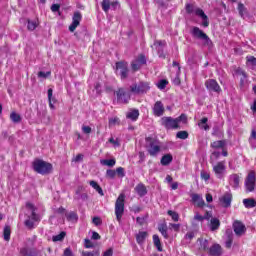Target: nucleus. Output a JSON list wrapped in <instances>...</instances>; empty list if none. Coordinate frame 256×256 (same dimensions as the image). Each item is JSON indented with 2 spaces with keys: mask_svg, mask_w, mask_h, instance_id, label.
Segmentation results:
<instances>
[{
  "mask_svg": "<svg viewBox=\"0 0 256 256\" xmlns=\"http://www.w3.org/2000/svg\"><path fill=\"white\" fill-rule=\"evenodd\" d=\"M219 201L224 207H231V202L233 201V194H231V192H226L222 197H220Z\"/></svg>",
  "mask_w": 256,
  "mask_h": 256,
  "instance_id": "nucleus-15",
  "label": "nucleus"
},
{
  "mask_svg": "<svg viewBox=\"0 0 256 256\" xmlns=\"http://www.w3.org/2000/svg\"><path fill=\"white\" fill-rule=\"evenodd\" d=\"M136 61L141 65H145V63H147V59H145L144 55H140L138 56V58L136 59Z\"/></svg>",
  "mask_w": 256,
  "mask_h": 256,
  "instance_id": "nucleus-54",
  "label": "nucleus"
},
{
  "mask_svg": "<svg viewBox=\"0 0 256 256\" xmlns=\"http://www.w3.org/2000/svg\"><path fill=\"white\" fill-rule=\"evenodd\" d=\"M147 141H149L148 145L146 146L147 151L151 157H157L159 153L161 152V146L157 143V141L147 138Z\"/></svg>",
  "mask_w": 256,
  "mask_h": 256,
  "instance_id": "nucleus-8",
  "label": "nucleus"
},
{
  "mask_svg": "<svg viewBox=\"0 0 256 256\" xmlns=\"http://www.w3.org/2000/svg\"><path fill=\"white\" fill-rule=\"evenodd\" d=\"M231 245H233V234H228L227 239L225 241V247L227 249H231Z\"/></svg>",
  "mask_w": 256,
  "mask_h": 256,
  "instance_id": "nucleus-41",
  "label": "nucleus"
},
{
  "mask_svg": "<svg viewBox=\"0 0 256 256\" xmlns=\"http://www.w3.org/2000/svg\"><path fill=\"white\" fill-rule=\"evenodd\" d=\"M168 215L172 217L173 221H179V214L173 210L168 211Z\"/></svg>",
  "mask_w": 256,
  "mask_h": 256,
  "instance_id": "nucleus-47",
  "label": "nucleus"
},
{
  "mask_svg": "<svg viewBox=\"0 0 256 256\" xmlns=\"http://www.w3.org/2000/svg\"><path fill=\"white\" fill-rule=\"evenodd\" d=\"M152 111L155 117H163V115L165 114V106L163 105V102H155Z\"/></svg>",
  "mask_w": 256,
  "mask_h": 256,
  "instance_id": "nucleus-14",
  "label": "nucleus"
},
{
  "mask_svg": "<svg viewBox=\"0 0 256 256\" xmlns=\"http://www.w3.org/2000/svg\"><path fill=\"white\" fill-rule=\"evenodd\" d=\"M121 121L118 117H113L109 119V127H115V125H119Z\"/></svg>",
  "mask_w": 256,
  "mask_h": 256,
  "instance_id": "nucleus-43",
  "label": "nucleus"
},
{
  "mask_svg": "<svg viewBox=\"0 0 256 256\" xmlns=\"http://www.w3.org/2000/svg\"><path fill=\"white\" fill-rule=\"evenodd\" d=\"M116 73H118L121 79H127L129 77V68L126 62L116 63Z\"/></svg>",
  "mask_w": 256,
  "mask_h": 256,
  "instance_id": "nucleus-10",
  "label": "nucleus"
},
{
  "mask_svg": "<svg viewBox=\"0 0 256 256\" xmlns=\"http://www.w3.org/2000/svg\"><path fill=\"white\" fill-rule=\"evenodd\" d=\"M4 241H9L11 239V227L10 226H5L4 227Z\"/></svg>",
  "mask_w": 256,
  "mask_h": 256,
  "instance_id": "nucleus-36",
  "label": "nucleus"
},
{
  "mask_svg": "<svg viewBox=\"0 0 256 256\" xmlns=\"http://www.w3.org/2000/svg\"><path fill=\"white\" fill-rule=\"evenodd\" d=\"M238 11L240 17H245V15L247 14V8H245V5H243V3L238 4Z\"/></svg>",
  "mask_w": 256,
  "mask_h": 256,
  "instance_id": "nucleus-38",
  "label": "nucleus"
},
{
  "mask_svg": "<svg viewBox=\"0 0 256 256\" xmlns=\"http://www.w3.org/2000/svg\"><path fill=\"white\" fill-rule=\"evenodd\" d=\"M209 255L211 256H220L223 255V250L221 249V245L214 244L209 249Z\"/></svg>",
  "mask_w": 256,
  "mask_h": 256,
  "instance_id": "nucleus-19",
  "label": "nucleus"
},
{
  "mask_svg": "<svg viewBox=\"0 0 256 256\" xmlns=\"http://www.w3.org/2000/svg\"><path fill=\"white\" fill-rule=\"evenodd\" d=\"M233 229H234V233H235V235H237V237H243V235L247 231L245 224H243V222H241L239 220L234 221Z\"/></svg>",
  "mask_w": 256,
  "mask_h": 256,
  "instance_id": "nucleus-12",
  "label": "nucleus"
},
{
  "mask_svg": "<svg viewBox=\"0 0 256 256\" xmlns=\"http://www.w3.org/2000/svg\"><path fill=\"white\" fill-rule=\"evenodd\" d=\"M177 139H188L189 133L187 131H179L176 134Z\"/></svg>",
  "mask_w": 256,
  "mask_h": 256,
  "instance_id": "nucleus-44",
  "label": "nucleus"
},
{
  "mask_svg": "<svg viewBox=\"0 0 256 256\" xmlns=\"http://www.w3.org/2000/svg\"><path fill=\"white\" fill-rule=\"evenodd\" d=\"M125 213V194H120L115 203V215L118 223H121V218Z\"/></svg>",
  "mask_w": 256,
  "mask_h": 256,
  "instance_id": "nucleus-5",
  "label": "nucleus"
},
{
  "mask_svg": "<svg viewBox=\"0 0 256 256\" xmlns=\"http://www.w3.org/2000/svg\"><path fill=\"white\" fill-rule=\"evenodd\" d=\"M84 247L86 249H93V242H91V240H89V239H85L84 240Z\"/></svg>",
  "mask_w": 256,
  "mask_h": 256,
  "instance_id": "nucleus-56",
  "label": "nucleus"
},
{
  "mask_svg": "<svg viewBox=\"0 0 256 256\" xmlns=\"http://www.w3.org/2000/svg\"><path fill=\"white\" fill-rule=\"evenodd\" d=\"M90 185L93 189H95V191H97V193H99V195H101L102 197L105 195L103 193V189L101 188V186H99V184L96 181H90Z\"/></svg>",
  "mask_w": 256,
  "mask_h": 256,
  "instance_id": "nucleus-32",
  "label": "nucleus"
},
{
  "mask_svg": "<svg viewBox=\"0 0 256 256\" xmlns=\"http://www.w3.org/2000/svg\"><path fill=\"white\" fill-rule=\"evenodd\" d=\"M207 121H209V119L207 117L202 118L199 122H198V127L200 129H204V131H209V126L207 125Z\"/></svg>",
  "mask_w": 256,
  "mask_h": 256,
  "instance_id": "nucleus-29",
  "label": "nucleus"
},
{
  "mask_svg": "<svg viewBox=\"0 0 256 256\" xmlns=\"http://www.w3.org/2000/svg\"><path fill=\"white\" fill-rule=\"evenodd\" d=\"M102 9L105 11V13L109 12V9H111V2L109 0H103L102 1Z\"/></svg>",
  "mask_w": 256,
  "mask_h": 256,
  "instance_id": "nucleus-39",
  "label": "nucleus"
},
{
  "mask_svg": "<svg viewBox=\"0 0 256 256\" xmlns=\"http://www.w3.org/2000/svg\"><path fill=\"white\" fill-rule=\"evenodd\" d=\"M66 219L68 221H71V223H77L79 216H77V213H75V212H70V213L66 214Z\"/></svg>",
  "mask_w": 256,
  "mask_h": 256,
  "instance_id": "nucleus-34",
  "label": "nucleus"
},
{
  "mask_svg": "<svg viewBox=\"0 0 256 256\" xmlns=\"http://www.w3.org/2000/svg\"><path fill=\"white\" fill-rule=\"evenodd\" d=\"M131 67L133 71H139L141 69V64L137 60H134Z\"/></svg>",
  "mask_w": 256,
  "mask_h": 256,
  "instance_id": "nucleus-49",
  "label": "nucleus"
},
{
  "mask_svg": "<svg viewBox=\"0 0 256 256\" xmlns=\"http://www.w3.org/2000/svg\"><path fill=\"white\" fill-rule=\"evenodd\" d=\"M33 169L40 175H49L53 170V165L43 160H36L33 162Z\"/></svg>",
  "mask_w": 256,
  "mask_h": 256,
  "instance_id": "nucleus-2",
  "label": "nucleus"
},
{
  "mask_svg": "<svg viewBox=\"0 0 256 256\" xmlns=\"http://www.w3.org/2000/svg\"><path fill=\"white\" fill-rule=\"evenodd\" d=\"M20 255H22V256H38L39 252H37V249L25 247L20 250Z\"/></svg>",
  "mask_w": 256,
  "mask_h": 256,
  "instance_id": "nucleus-20",
  "label": "nucleus"
},
{
  "mask_svg": "<svg viewBox=\"0 0 256 256\" xmlns=\"http://www.w3.org/2000/svg\"><path fill=\"white\" fill-rule=\"evenodd\" d=\"M165 45H167L165 41L157 40L154 42V47L157 48L159 57H165L163 53H161V47H165Z\"/></svg>",
  "mask_w": 256,
  "mask_h": 256,
  "instance_id": "nucleus-25",
  "label": "nucleus"
},
{
  "mask_svg": "<svg viewBox=\"0 0 256 256\" xmlns=\"http://www.w3.org/2000/svg\"><path fill=\"white\" fill-rule=\"evenodd\" d=\"M101 165H106V167H115V159H104L100 161Z\"/></svg>",
  "mask_w": 256,
  "mask_h": 256,
  "instance_id": "nucleus-35",
  "label": "nucleus"
},
{
  "mask_svg": "<svg viewBox=\"0 0 256 256\" xmlns=\"http://www.w3.org/2000/svg\"><path fill=\"white\" fill-rule=\"evenodd\" d=\"M26 209L30 211L31 216H29V218L25 220V227H27V229H33L35 227V222L39 221V215L35 213V211H37V207H35V205H33L32 203L27 202Z\"/></svg>",
  "mask_w": 256,
  "mask_h": 256,
  "instance_id": "nucleus-1",
  "label": "nucleus"
},
{
  "mask_svg": "<svg viewBox=\"0 0 256 256\" xmlns=\"http://www.w3.org/2000/svg\"><path fill=\"white\" fill-rule=\"evenodd\" d=\"M10 119L13 123H21V115L17 114L16 112H12L10 114Z\"/></svg>",
  "mask_w": 256,
  "mask_h": 256,
  "instance_id": "nucleus-37",
  "label": "nucleus"
},
{
  "mask_svg": "<svg viewBox=\"0 0 256 256\" xmlns=\"http://www.w3.org/2000/svg\"><path fill=\"white\" fill-rule=\"evenodd\" d=\"M160 123L165 129H179V124L176 118L164 116L161 118Z\"/></svg>",
  "mask_w": 256,
  "mask_h": 256,
  "instance_id": "nucleus-9",
  "label": "nucleus"
},
{
  "mask_svg": "<svg viewBox=\"0 0 256 256\" xmlns=\"http://www.w3.org/2000/svg\"><path fill=\"white\" fill-rule=\"evenodd\" d=\"M135 191L139 195V197H145V195H147V187H145L141 183L135 187Z\"/></svg>",
  "mask_w": 256,
  "mask_h": 256,
  "instance_id": "nucleus-22",
  "label": "nucleus"
},
{
  "mask_svg": "<svg viewBox=\"0 0 256 256\" xmlns=\"http://www.w3.org/2000/svg\"><path fill=\"white\" fill-rule=\"evenodd\" d=\"M129 89L132 95H144V93H147L151 89V86L149 82L140 81L130 85Z\"/></svg>",
  "mask_w": 256,
  "mask_h": 256,
  "instance_id": "nucleus-3",
  "label": "nucleus"
},
{
  "mask_svg": "<svg viewBox=\"0 0 256 256\" xmlns=\"http://www.w3.org/2000/svg\"><path fill=\"white\" fill-rule=\"evenodd\" d=\"M82 131H83V133H85V135H89V133H91L92 129H91L90 126L83 125L82 126Z\"/></svg>",
  "mask_w": 256,
  "mask_h": 256,
  "instance_id": "nucleus-57",
  "label": "nucleus"
},
{
  "mask_svg": "<svg viewBox=\"0 0 256 256\" xmlns=\"http://www.w3.org/2000/svg\"><path fill=\"white\" fill-rule=\"evenodd\" d=\"M200 177L201 179H204V181H209V179H211V175L207 171H202Z\"/></svg>",
  "mask_w": 256,
  "mask_h": 256,
  "instance_id": "nucleus-52",
  "label": "nucleus"
},
{
  "mask_svg": "<svg viewBox=\"0 0 256 256\" xmlns=\"http://www.w3.org/2000/svg\"><path fill=\"white\" fill-rule=\"evenodd\" d=\"M37 22L36 21H31V20H28V25H27V29L28 31H35L37 29Z\"/></svg>",
  "mask_w": 256,
  "mask_h": 256,
  "instance_id": "nucleus-40",
  "label": "nucleus"
},
{
  "mask_svg": "<svg viewBox=\"0 0 256 256\" xmlns=\"http://www.w3.org/2000/svg\"><path fill=\"white\" fill-rule=\"evenodd\" d=\"M197 8H195V6H193V4H187L186 5V12L187 13H195V10Z\"/></svg>",
  "mask_w": 256,
  "mask_h": 256,
  "instance_id": "nucleus-55",
  "label": "nucleus"
},
{
  "mask_svg": "<svg viewBox=\"0 0 256 256\" xmlns=\"http://www.w3.org/2000/svg\"><path fill=\"white\" fill-rule=\"evenodd\" d=\"M115 95L117 97V103L121 105H127V103L131 101V94L126 92L125 88H118V90L115 91Z\"/></svg>",
  "mask_w": 256,
  "mask_h": 256,
  "instance_id": "nucleus-7",
  "label": "nucleus"
},
{
  "mask_svg": "<svg viewBox=\"0 0 256 256\" xmlns=\"http://www.w3.org/2000/svg\"><path fill=\"white\" fill-rule=\"evenodd\" d=\"M116 175H118V177H121V178L125 177V168L118 167L116 169Z\"/></svg>",
  "mask_w": 256,
  "mask_h": 256,
  "instance_id": "nucleus-50",
  "label": "nucleus"
},
{
  "mask_svg": "<svg viewBox=\"0 0 256 256\" xmlns=\"http://www.w3.org/2000/svg\"><path fill=\"white\" fill-rule=\"evenodd\" d=\"M194 13L195 15H197V17H201V19L203 20L202 22L203 27H209V17H207L203 9L196 8Z\"/></svg>",
  "mask_w": 256,
  "mask_h": 256,
  "instance_id": "nucleus-17",
  "label": "nucleus"
},
{
  "mask_svg": "<svg viewBox=\"0 0 256 256\" xmlns=\"http://www.w3.org/2000/svg\"><path fill=\"white\" fill-rule=\"evenodd\" d=\"M115 175H117V172L115 170L106 171V177H108L109 179H115Z\"/></svg>",
  "mask_w": 256,
  "mask_h": 256,
  "instance_id": "nucleus-51",
  "label": "nucleus"
},
{
  "mask_svg": "<svg viewBox=\"0 0 256 256\" xmlns=\"http://www.w3.org/2000/svg\"><path fill=\"white\" fill-rule=\"evenodd\" d=\"M213 171L218 179H221V177H223V173H225V162H218L213 166Z\"/></svg>",
  "mask_w": 256,
  "mask_h": 256,
  "instance_id": "nucleus-16",
  "label": "nucleus"
},
{
  "mask_svg": "<svg viewBox=\"0 0 256 256\" xmlns=\"http://www.w3.org/2000/svg\"><path fill=\"white\" fill-rule=\"evenodd\" d=\"M205 87L210 93H220L221 86L215 79H208L205 81Z\"/></svg>",
  "mask_w": 256,
  "mask_h": 256,
  "instance_id": "nucleus-11",
  "label": "nucleus"
},
{
  "mask_svg": "<svg viewBox=\"0 0 256 256\" xmlns=\"http://www.w3.org/2000/svg\"><path fill=\"white\" fill-rule=\"evenodd\" d=\"M65 232H61L60 234L53 236L52 241L57 242V241H63L65 239Z\"/></svg>",
  "mask_w": 256,
  "mask_h": 256,
  "instance_id": "nucleus-46",
  "label": "nucleus"
},
{
  "mask_svg": "<svg viewBox=\"0 0 256 256\" xmlns=\"http://www.w3.org/2000/svg\"><path fill=\"white\" fill-rule=\"evenodd\" d=\"M153 243L158 251H163V246H161V239H159V235H153Z\"/></svg>",
  "mask_w": 256,
  "mask_h": 256,
  "instance_id": "nucleus-30",
  "label": "nucleus"
},
{
  "mask_svg": "<svg viewBox=\"0 0 256 256\" xmlns=\"http://www.w3.org/2000/svg\"><path fill=\"white\" fill-rule=\"evenodd\" d=\"M92 223H94V225H96V226L101 225V218L94 217L93 220H92Z\"/></svg>",
  "mask_w": 256,
  "mask_h": 256,
  "instance_id": "nucleus-62",
  "label": "nucleus"
},
{
  "mask_svg": "<svg viewBox=\"0 0 256 256\" xmlns=\"http://www.w3.org/2000/svg\"><path fill=\"white\" fill-rule=\"evenodd\" d=\"M82 256H100L99 250H94L92 252L83 251Z\"/></svg>",
  "mask_w": 256,
  "mask_h": 256,
  "instance_id": "nucleus-45",
  "label": "nucleus"
},
{
  "mask_svg": "<svg viewBox=\"0 0 256 256\" xmlns=\"http://www.w3.org/2000/svg\"><path fill=\"white\" fill-rule=\"evenodd\" d=\"M210 147H212V149H223V147H225V140L214 141L211 143Z\"/></svg>",
  "mask_w": 256,
  "mask_h": 256,
  "instance_id": "nucleus-31",
  "label": "nucleus"
},
{
  "mask_svg": "<svg viewBox=\"0 0 256 256\" xmlns=\"http://www.w3.org/2000/svg\"><path fill=\"white\" fill-rule=\"evenodd\" d=\"M176 121L179 125V123H181V121H187V116L185 114H181L178 118H176Z\"/></svg>",
  "mask_w": 256,
  "mask_h": 256,
  "instance_id": "nucleus-58",
  "label": "nucleus"
},
{
  "mask_svg": "<svg viewBox=\"0 0 256 256\" xmlns=\"http://www.w3.org/2000/svg\"><path fill=\"white\" fill-rule=\"evenodd\" d=\"M221 226V222L217 218H212L210 220V229L211 231H217L219 227Z\"/></svg>",
  "mask_w": 256,
  "mask_h": 256,
  "instance_id": "nucleus-26",
  "label": "nucleus"
},
{
  "mask_svg": "<svg viewBox=\"0 0 256 256\" xmlns=\"http://www.w3.org/2000/svg\"><path fill=\"white\" fill-rule=\"evenodd\" d=\"M126 117L127 119H131V121H137V119H139V110L137 109L130 110L127 113Z\"/></svg>",
  "mask_w": 256,
  "mask_h": 256,
  "instance_id": "nucleus-24",
  "label": "nucleus"
},
{
  "mask_svg": "<svg viewBox=\"0 0 256 256\" xmlns=\"http://www.w3.org/2000/svg\"><path fill=\"white\" fill-rule=\"evenodd\" d=\"M59 9H61V5H59V4H53V5L51 6V11H52L53 13H57V11H59Z\"/></svg>",
  "mask_w": 256,
  "mask_h": 256,
  "instance_id": "nucleus-60",
  "label": "nucleus"
},
{
  "mask_svg": "<svg viewBox=\"0 0 256 256\" xmlns=\"http://www.w3.org/2000/svg\"><path fill=\"white\" fill-rule=\"evenodd\" d=\"M173 161V156L171 154H165L162 158H161V165L167 166L169 165L171 162Z\"/></svg>",
  "mask_w": 256,
  "mask_h": 256,
  "instance_id": "nucleus-27",
  "label": "nucleus"
},
{
  "mask_svg": "<svg viewBox=\"0 0 256 256\" xmlns=\"http://www.w3.org/2000/svg\"><path fill=\"white\" fill-rule=\"evenodd\" d=\"M103 256H113V248H109L103 254Z\"/></svg>",
  "mask_w": 256,
  "mask_h": 256,
  "instance_id": "nucleus-64",
  "label": "nucleus"
},
{
  "mask_svg": "<svg viewBox=\"0 0 256 256\" xmlns=\"http://www.w3.org/2000/svg\"><path fill=\"white\" fill-rule=\"evenodd\" d=\"M240 177L238 174H232L229 177V183L233 189H239Z\"/></svg>",
  "mask_w": 256,
  "mask_h": 256,
  "instance_id": "nucleus-21",
  "label": "nucleus"
},
{
  "mask_svg": "<svg viewBox=\"0 0 256 256\" xmlns=\"http://www.w3.org/2000/svg\"><path fill=\"white\" fill-rule=\"evenodd\" d=\"M50 76H51V71H48L46 73L43 71L38 72V77L42 79H47V77H50Z\"/></svg>",
  "mask_w": 256,
  "mask_h": 256,
  "instance_id": "nucleus-53",
  "label": "nucleus"
},
{
  "mask_svg": "<svg viewBox=\"0 0 256 256\" xmlns=\"http://www.w3.org/2000/svg\"><path fill=\"white\" fill-rule=\"evenodd\" d=\"M245 191L247 193H253L256 187V173L254 170H251L245 178L244 181Z\"/></svg>",
  "mask_w": 256,
  "mask_h": 256,
  "instance_id": "nucleus-6",
  "label": "nucleus"
},
{
  "mask_svg": "<svg viewBox=\"0 0 256 256\" xmlns=\"http://www.w3.org/2000/svg\"><path fill=\"white\" fill-rule=\"evenodd\" d=\"M190 197L192 199V203L196 205V207H205V200H203V196L193 193Z\"/></svg>",
  "mask_w": 256,
  "mask_h": 256,
  "instance_id": "nucleus-18",
  "label": "nucleus"
},
{
  "mask_svg": "<svg viewBox=\"0 0 256 256\" xmlns=\"http://www.w3.org/2000/svg\"><path fill=\"white\" fill-rule=\"evenodd\" d=\"M92 239L94 241H99V239H101V235H99V233H97V232H93L92 233Z\"/></svg>",
  "mask_w": 256,
  "mask_h": 256,
  "instance_id": "nucleus-63",
  "label": "nucleus"
},
{
  "mask_svg": "<svg viewBox=\"0 0 256 256\" xmlns=\"http://www.w3.org/2000/svg\"><path fill=\"white\" fill-rule=\"evenodd\" d=\"M168 83H169V82H168L167 80H160V81L157 83V87H158V89L163 90V89H165V87H167Z\"/></svg>",
  "mask_w": 256,
  "mask_h": 256,
  "instance_id": "nucleus-48",
  "label": "nucleus"
},
{
  "mask_svg": "<svg viewBox=\"0 0 256 256\" xmlns=\"http://www.w3.org/2000/svg\"><path fill=\"white\" fill-rule=\"evenodd\" d=\"M194 221L203 222V221H205V218H204V216L200 215L199 213H196L194 216Z\"/></svg>",
  "mask_w": 256,
  "mask_h": 256,
  "instance_id": "nucleus-59",
  "label": "nucleus"
},
{
  "mask_svg": "<svg viewBox=\"0 0 256 256\" xmlns=\"http://www.w3.org/2000/svg\"><path fill=\"white\" fill-rule=\"evenodd\" d=\"M243 205L246 209H253V207H256V200L253 198H246L243 200Z\"/></svg>",
  "mask_w": 256,
  "mask_h": 256,
  "instance_id": "nucleus-23",
  "label": "nucleus"
},
{
  "mask_svg": "<svg viewBox=\"0 0 256 256\" xmlns=\"http://www.w3.org/2000/svg\"><path fill=\"white\" fill-rule=\"evenodd\" d=\"M191 35L195 38V39H200V41H203V45L205 47H211V45H213V42L211 41V38H209V36H207L205 34V32H203V30H201L199 27L195 26L192 28L191 30Z\"/></svg>",
  "mask_w": 256,
  "mask_h": 256,
  "instance_id": "nucleus-4",
  "label": "nucleus"
},
{
  "mask_svg": "<svg viewBox=\"0 0 256 256\" xmlns=\"http://www.w3.org/2000/svg\"><path fill=\"white\" fill-rule=\"evenodd\" d=\"M247 63L252 67V69H256V58L255 56H248Z\"/></svg>",
  "mask_w": 256,
  "mask_h": 256,
  "instance_id": "nucleus-42",
  "label": "nucleus"
},
{
  "mask_svg": "<svg viewBox=\"0 0 256 256\" xmlns=\"http://www.w3.org/2000/svg\"><path fill=\"white\" fill-rule=\"evenodd\" d=\"M81 19H83L81 12H75L72 17V23L69 26V31L71 33L75 32V29H77L78 25H81Z\"/></svg>",
  "mask_w": 256,
  "mask_h": 256,
  "instance_id": "nucleus-13",
  "label": "nucleus"
},
{
  "mask_svg": "<svg viewBox=\"0 0 256 256\" xmlns=\"http://www.w3.org/2000/svg\"><path fill=\"white\" fill-rule=\"evenodd\" d=\"M145 239H147V232H145V231L139 232V233L136 235V241H137V243H139V245H141L142 243H144V242H145Z\"/></svg>",
  "mask_w": 256,
  "mask_h": 256,
  "instance_id": "nucleus-28",
  "label": "nucleus"
},
{
  "mask_svg": "<svg viewBox=\"0 0 256 256\" xmlns=\"http://www.w3.org/2000/svg\"><path fill=\"white\" fill-rule=\"evenodd\" d=\"M73 161H75V163H81V161H83V154L76 155Z\"/></svg>",
  "mask_w": 256,
  "mask_h": 256,
  "instance_id": "nucleus-61",
  "label": "nucleus"
},
{
  "mask_svg": "<svg viewBox=\"0 0 256 256\" xmlns=\"http://www.w3.org/2000/svg\"><path fill=\"white\" fill-rule=\"evenodd\" d=\"M158 231L164 236V239H169V234H167V224H160L158 226Z\"/></svg>",
  "mask_w": 256,
  "mask_h": 256,
  "instance_id": "nucleus-33",
  "label": "nucleus"
}]
</instances>
